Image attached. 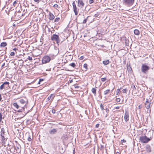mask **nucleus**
I'll list each match as a JSON object with an SVG mask.
<instances>
[{"label": "nucleus", "mask_w": 154, "mask_h": 154, "mask_svg": "<svg viewBox=\"0 0 154 154\" xmlns=\"http://www.w3.org/2000/svg\"><path fill=\"white\" fill-rule=\"evenodd\" d=\"M149 69V66H147L146 64H142L141 67V70L142 72L143 73L146 74L147 73Z\"/></svg>", "instance_id": "f257e3e1"}, {"label": "nucleus", "mask_w": 154, "mask_h": 154, "mask_svg": "<svg viewBox=\"0 0 154 154\" xmlns=\"http://www.w3.org/2000/svg\"><path fill=\"white\" fill-rule=\"evenodd\" d=\"M13 106L15 107L17 109L19 108L20 106L17 104V103H13Z\"/></svg>", "instance_id": "dca6fc26"}, {"label": "nucleus", "mask_w": 154, "mask_h": 154, "mask_svg": "<svg viewBox=\"0 0 154 154\" xmlns=\"http://www.w3.org/2000/svg\"><path fill=\"white\" fill-rule=\"evenodd\" d=\"M128 113L126 112L125 115L124 119L125 121L127 122L128 120Z\"/></svg>", "instance_id": "9b49d317"}, {"label": "nucleus", "mask_w": 154, "mask_h": 154, "mask_svg": "<svg viewBox=\"0 0 154 154\" xmlns=\"http://www.w3.org/2000/svg\"><path fill=\"white\" fill-rule=\"evenodd\" d=\"M2 98L1 97V95L0 94V101L2 100Z\"/></svg>", "instance_id": "864d4df0"}, {"label": "nucleus", "mask_w": 154, "mask_h": 154, "mask_svg": "<svg viewBox=\"0 0 154 154\" xmlns=\"http://www.w3.org/2000/svg\"><path fill=\"white\" fill-rule=\"evenodd\" d=\"M106 110L107 112H108L109 111V109L107 108H106Z\"/></svg>", "instance_id": "3c124183"}, {"label": "nucleus", "mask_w": 154, "mask_h": 154, "mask_svg": "<svg viewBox=\"0 0 154 154\" xmlns=\"http://www.w3.org/2000/svg\"><path fill=\"white\" fill-rule=\"evenodd\" d=\"M134 33L135 35H138L140 34V32L139 30L137 29H135L134 31Z\"/></svg>", "instance_id": "f3484780"}, {"label": "nucleus", "mask_w": 154, "mask_h": 154, "mask_svg": "<svg viewBox=\"0 0 154 154\" xmlns=\"http://www.w3.org/2000/svg\"><path fill=\"white\" fill-rule=\"evenodd\" d=\"M122 91L124 93H126L127 92V90L126 89H124L122 90Z\"/></svg>", "instance_id": "cd10ccee"}, {"label": "nucleus", "mask_w": 154, "mask_h": 154, "mask_svg": "<svg viewBox=\"0 0 154 154\" xmlns=\"http://www.w3.org/2000/svg\"><path fill=\"white\" fill-rule=\"evenodd\" d=\"M90 17V16H88L87 18L85 19L83 21L82 23L83 24H85L86 23V22L88 19V18L89 17Z\"/></svg>", "instance_id": "4be33fe9"}, {"label": "nucleus", "mask_w": 154, "mask_h": 154, "mask_svg": "<svg viewBox=\"0 0 154 154\" xmlns=\"http://www.w3.org/2000/svg\"><path fill=\"white\" fill-rule=\"evenodd\" d=\"M123 2L125 5L131 6L134 3V0H123Z\"/></svg>", "instance_id": "39448f33"}, {"label": "nucleus", "mask_w": 154, "mask_h": 154, "mask_svg": "<svg viewBox=\"0 0 154 154\" xmlns=\"http://www.w3.org/2000/svg\"><path fill=\"white\" fill-rule=\"evenodd\" d=\"M103 107H104L102 103H101L100 104V108L102 110H103L104 109Z\"/></svg>", "instance_id": "c85d7f7f"}, {"label": "nucleus", "mask_w": 154, "mask_h": 154, "mask_svg": "<svg viewBox=\"0 0 154 154\" xmlns=\"http://www.w3.org/2000/svg\"><path fill=\"white\" fill-rule=\"evenodd\" d=\"M142 108V105H139L138 106V109H140Z\"/></svg>", "instance_id": "a19ab883"}, {"label": "nucleus", "mask_w": 154, "mask_h": 154, "mask_svg": "<svg viewBox=\"0 0 154 154\" xmlns=\"http://www.w3.org/2000/svg\"><path fill=\"white\" fill-rule=\"evenodd\" d=\"M95 17H97V16H96V14H95Z\"/></svg>", "instance_id": "680f3d73"}, {"label": "nucleus", "mask_w": 154, "mask_h": 154, "mask_svg": "<svg viewBox=\"0 0 154 154\" xmlns=\"http://www.w3.org/2000/svg\"><path fill=\"white\" fill-rule=\"evenodd\" d=\"M51 60L50 57L48 56H45L42 60V63L45 64L50 62Z\"/></svg>", "instance_id": "20e7f679"}, {"label": "nucleus", "mask_w": 154, "mask_h": 154, "mask_svg": "<svg viewBox=\"0 0 154 154\" xmlns=\"http://www.w3.org/2000/svg\"><path fill=\"white\" fill-rule=\"evenodd\" d=\"M91 91L92 93L94 94V95H96V89L94 88H92L91 90Z\"/></svg>", "instance_id": "2eb2a0df"}, {"label": "nucleus", "mask_w": 154, "mask_h": 154, "mask_svg": "<svg viewBox=\"0 0 154 154\" xmlns=\"http://www.w3.org/2000/svg\"><path fill=\"white\" fill-rule=\"evenodd\" d=\"M79 87L78 86H75V88H78Z\"/></svg>", "instance_id": "13d9d810"}, {"label": "nucleus", "mask_w": 154, "mask_h": 154, "mask_svg": "<svg viewBox=\"0 0 154 154\" xmlns=\"http://www.w3.org/2000/svg\"><path fill=\"white\" fill-rule=\"evenodd\" d=\"M54 97L55 96L54 94H51L49 97H48L47 99L48 100H51V101H52L53 100Z\"/></svg>", "instance_id": "1a4fd4ad"}, {"label": "nucleus", "mask_w": 154, "mask_h": 154, "mask_svg": "<svg viewBox=\"0 0 154 154\" xmlns=\"http://www.w3.org/2000/svg\"><path fill=\"white\" fill-rule=\"evenodd\" d=\"M121 141L122 143H124L126 142V141L125 140L123 139Z\"/></svg>", "instance_id": "de8ad7c7"}, {"label": "nucleus", "mask_w": 154, "mask_h": 154, "mask_svg": "<svg viewBox=\"0 0 154 154\" xmlns=\"http://www.w3.org/2000/svg\"><path fill=\"white\" fill-rule=\"evenodd\" d=\"M52 112L54 114L55 113V110L54 109H53L52 110Z\"/></svg>", "instance_id": "a18cd8bd"}, {"label": "nucleus", "mask_w": 154, "mask_h": 154, "mask_svg": "<svg viewBox=\"0 0 154 154\" xmlns=\"http://www.w3.org/2000/svg\"><path fill=\"white\" fill-rule=\"evenodd\" d=\"M146 151L148 152H150L151 151V147L149 144H147L146 146Z\"/></svg>", "instance_id": "9d476101"}, {"label": "nucleus", "mask_w": 154, "mask_h": 154, "mask_svg": "<svg viewBox=\"0 0 154 154\" xmlns=\"http://www.w3.org/2000/svg\"><path fill=\"white\" fill-rule=\"evenodd\" d=\"M75 148L73 150V154H75Z\"/></svg>", "instance_id": "4d7b16f0"}, {"label": "nucleus", "mask_w": 154, "mask_h": 154, "mask_svg": "<svg viewBox=\"0 0 154 154\" xmlns=\"http://www.w3.org/2000/svg\"><path fill=\"white\" fill-rule=\"evenodd\" d=\"M2 119V115L1 113H0V122H1Z\"/></svg>", "instance_id": "f704fd0d"}, {"label": "nucleus", "mask_w": 154, "mask_h": 154, "mask_svg": "<svg viewBox=\"0 0 154 154\" xmlns=\"http://www.w3.org/2000/svg\"><path fill=\"white\" fill-rule=\"evenodd\" d=\"M116 101L117 102H119L120 101V99L119 98L116 99Z\"/></svg>", "instance_id": "e433bc0d"}, {"label": "nucleus", "mask_w": 154, "mask_h": 154, "mask_svg": "<svg viewBox=\"0 0 154 154\" xmlns=\"http://www.w3.org/2000/svg\"><path fill=\"white\" fill-rule=\"evenodd\" d=\"M84 58V57L83 56H81L80 58L79 59L81 60H83Z\"/></svg>", "instance_id": "37998d69"}, {"label": "nucleus", "mask_w": 154, "mask_h": 154, "mask_svg": "<svg viewBox=\"0 0 154 154\" xmlns=\"http://www.w3.org/2000/svg\"><path fill=\"white\" fill-rule=\"evenodd\" d=\"M120 106H116V109H119L120 108Z\"/></svg>", "instance_id": "8fccbe9b"}, {"label": "nucleus", "mask_w": 154, "mask_h": 154, "mask_svg": "<svg viewBox=\"0 0 154 154\" xmlns=\"http://www.w3.org/2000/svg\"><path fill=\"white\" fill-rule=\"evenodd\" d=\"M17 149H19V148L18 147H17Z\"/></svg>", "instance_id": "69168bd1"}, {"label": "nucleus", "mask_w": 154, "mask_h": 154, "mask_svg": "<svg viewBox=\"0 0 154 154\" xmlns=\"http://www.w3.org/2000/svg\"><path fill=\"white\" fill-rule=\"evenodd\" d=\"M120 91V89H118L116 90V94L118 95V94L119 93Z\"/></svg>", "instance_id": "7c9ffc66"}, {"label": "nucleus", "mask_w": 154, "mask_h": 154, "mask_svg": "<svg viewBox=\"0 0 154 154\" xmlns=\"http://www.w3.org/2000/svg\"><path fill=\"white\" fill-rule=\"evenodd\" d=\"M60 20V18L59 17L56 18L55 20V22H58Z\"/></svg>", "instance_id": "bb28decb"}, {"label": "nucleus", "mask_w": 154, "mask_h": 154, "mask_svg": "<svg viewBox=\"0 0 154 154\" xmlns=\"http://www.w3.org/2000/svg\"><path fill=\"white\" fill-rule=\"evenodd\" d=\"M72 81H72V80H70V82H69L70 83H72Z\"/></svg>", "instance_id": "6e6d98bb"}, {"label": "nucleus", "mask_w": 154, "mask_h": 154, "mask_svg": "<svg viewBox=\"0 0 154 154\" xmlns=\"http://www.w3.org/2000/svg\"><path fill=\"white\" fill-rule=\"evenodd\" d=\"M35 2H37L38 3H39V1L40 0H33Z\"/></svg>", "instance_id": "c03bdc74"}, {"label": "nucleus", "mask_w": 154, "mask_h": 154, "mask_svg": "<svg viewBox=\"0 0 154 154\" xmlns=\"http://www.w3.org/2000/svg\"><path fill=\"white\" fill-rule=\"evenodd\" d=\"M9 82H5L3 84L5 85H9Z\"/></svg>", "instance_id": "ea45409f"}, {"label": "nucleus", "mask_w": 154, "mask_h": 154, "mask_svg": "<svg viewBox=\"0 0 154 154\" xmlns=\"http://www.w3.org/2000/svg\"><path fill=\"white\" fill-rule=\"evenodd\" d=\"M151 100L149 101L148 99H146L145 103V107L147 109L150 108L151 104Z\"/></svg>", "instance_id": "423d86ee"}, {"label": "nucleus", "mask_w": 154, "mask_h": 154, "mask_svg": "<svg viewBox=\"0 0 154 154\" xmlns=\"http://www.w3.org/2000/svg\"><path fill=\"white\" fill-rule=\"evenodd\" d=\"M27 59L29 60H32V57L30 56H28L27 58Z\"/></svg>", "instance_id": "58836bf2"}, {"label": "nucleus", "mask_w": 154, "mask_h": 154, "mask_svg": "<svg viewBox=\"0 0 154 154\" xmlns=\"http://www.w3.org/2000/svg\"><path fill=\"white\" fill-rule=\"evenodd\" d=\"M4 88V85L3 84L0 87V89L1 90H2Z\"/></svg>", "instance_id": "393cba45"}, {"label": "nucleus", "mask_w": 154, "mask_h": 154, "mask_svg": "<svg viewBox=\"0 0 154 154\" xmlns=\"http://www.w3.org/2000/svg\"><path fill=\"white\" fill-rule=\"evenodd\" d=\"M16 3H17V2H16V1H14V2H13V5H15V4H16Z\"/></svg>", "instance_id": "603ef678"}, {"label": "nucleus", "mask_w": 154, "mask_h": 154, "mask_svg": "<svg viewBox=\"0 0 154 154\" xmlns=\"http://www.w3.org/2000/svg\"><path fill=\"white\" fill-rule=\"evenodd\" d=\"M53 7H54V8H58V5L57 4H55L54 5Z\"/></svg>", "instance_id": "473e14b6"}, {"label": "nucleus", "mask_w": 154, "mask_h": 154, "mask_svg": "<svg viewBox=\"0 0 154 154\" xmlns=\"http://www.w3.org/2000/svg\"><path fill=\"white\" fill-rule=\"evenodd\" d=\"M99 124H97L96 125V128H98V127L99 126Z\"/></svg>", "instance_id": "09e8293b"}, {"label": "nucleus", "mask_w": 154, "mask_h": 154, "mask_svg": "<svg viewBox=\"0 0 154 154\" xmlns=\"http://www.w3.org/2000/svg\"><path fill=\"white\" fill-rule=\"evenodd\" d=\"M51 40L54 42H56L57 44L60 42V39L59 36L56 34H54L51 38Z\"/></svg>", "instance_id": "7ed1b4c3"}, {"label": "nucleus", "mask_w": 154, "mask_h": 154, "mask_svg": "<svg viewBox=\"0 0 154 154\" xmlns=\"http://www.w3.org/2000/svg\"><path fill=\"white\" fill-rule=\"evenodd\" d=\"M116 154H120V153L118 152H117L116 153Z\"/></svg>", "instance_id": "bf43d9fd"}, {"label": "nucleus", "mask_w": 154, "mask_h": 154, "mask_svg": "<svg viewBox=\"0 0 154 154\" xmlns=\"http://www.w3.org/2000/svg\"><path fill=\"white\" fill-rule=\"evenodd\" d=\"M131 88L133 89V90H136L135 87L134 85H132Z\"/></svg>", "instance_id": "a878e982"}, {"label": "nucleus", "mask_w": 154, "mask_h": 154, "mask_svg": "<svg viewBox=\"0 0 154 154\" xmlns=\"http://www.w3.org/2000/svg\"><path fill=\"white\" fill-rule=\"evenodd\" d=\"M73 11L75 13V15H77L78 14V9L77 8L76 6L73 7Z\"/></svg>", "instance_id": "ddd939ff"}, {"label": "nucleus", "mask_w": 154, "mask_h": 154, "mask_svg": "<svg viewBox=\"0 0 154 154\" xmlns=\"http://www.w3.org/2000/svg\"><path fill=\"white\" fill-rule=\"evenodd\" d=\"M28 141H30L32 140V139L30 137H28Z\"/></svg>", "instance_id": "49530a36"}, {"label": "nucleus", "mask_w": 154, "mask_h": 154, "mask_svg": "<svg viewBox=\"0 0 154 154\" xmlns=\"http://www.w3.org/2000/svg\"><path fill=\"white\" fill-rule=\"evenodd\" d=\"M3 134H2V133H1V136L2 137H4V136L3 135Z\"/></svg>", "instance_id": "5fc2aeb1"}, {"label": "nucleus", "mask_w": 154, "mask_h": 154, "mask_svg": "<svg viewBox=\"0 0 154 154\" xmlns=\"http://www.w3.org/2000/svg\"><path fill=\"white\" fill-rule=\"evenodd\" d=\"M5 130L4 128H2L1 129V133H2L3 134H4Z\"/></svg>", "instance_id": "2f4dec72"}, {"label": "nucleus", "mask_w": 154, "mask_h": 154, "mask_svg": "<svg viewBox=\"0 0 154 154\" xmlns=\"http://www.w3.org/2000/svg\"><path fill=\"white\" fill-rule=\"evenodd\" d=\"M84 5V4L82 0H78V7L82 8Z\"/></svg>", "instance_id": "0eeeda50"}, {"label": "nucleus", "mask_w": 154, "mask_h": 154, "mask_svg": "<svg viewBox=\"0 0 154 154\" xmlns=\"http://www.w3.org/2000/svg\"><path fill=\"white\" fill-rule=\"evenodd\" d=\"M6 140V139H5V138L4 137H2V143L3 144H5V141Z\"/></svg>", "instance_id": "a211bd4d"}, {"label": "nucleus", "mask_w": 154, "mask_h": 154, "mask_svg": "<svg viewBox=\"0 0 154 154\" xmlns=\"http://www.w3.org/2000/svg\"><path fill=\"white\" fill-rule=\"evenodd\" d=\"M13 50H17V49L16 48H15Z\"/></svg>", "instance_id": "052dcab7"}, {"label": "nucleus", "mask_w": 154, "mask_h": 154, "mask_svg": "<svg viewBox=\"0 0 154 154\" xmlns=\"http://www.w3.org/2000/svg\"><path fill=\"white\" fill-rule=\"evenodd\" d=\"M94 2L93 0H89V4H91L92 3Z\"/></svg>", "instance_id": "4c0bfd02"}, {"label": "nucleus", "mask_w": 154, "mask_h": 154, "mask_svg": "<svg viewBox=\"0 0 154 154\" xmlns=\"http://www.w3.org/2000/svg\"><path fill=\"white\" fill-rule=\"evenodd\" d=\"M106 78H102L101 79V81L102 82H104L105 81H106Z\"/></svg>", "instance_id": "b1692460"}, {"label": "nucleus", "mask_w": 154, "mask_h": 154, "mask_svg": "<svg viewBox=\"0 0 154 154\" xmlns=\"http://www.w3.org/2000/svg\"><path fill=\"white\" fill-rule=\"evenodd\" d=\"M72 6H73V7L76 6L75 2V1H74L72 3Z\"/></svg>", "instance_id": "72a5a7b5"}, {"label": "nucleus", "mask_w": 154, "mask_h": 154, "mask_svg": "<svg viewBox=\"0 0 154 154\" xmlns=\"http://www.w3.org/2000/svg\"><path fill=\"white\" fill-rule=\"evenodd\" d=\"M54 17H55L53 15V14L52 13L50 12L49 14V19L51 20H53L54 19Z\"/></svg>", "instance_id": "f8f14e48"}, {"label": "nucleus", "mask_w": 154, "mask_h": 154, "mask_svg": "<svg viewBox=\"0 0 154 154\" xmlns=\"http://www.w3.org/2000/svg\"><path fill=\"white\" fill-rule=\"evenodd\" d=\"M15 54L14 52H12L10 53V55L11 56H14V55Z\"/></svg>", "instance_id": "c9c22d12"}, {"label": "nucleus", "mask_w": 154, "mask_h": 154, "mask_svg": "<svg viewBox=\"0 0 154 154\" xmlns=\"http://www.w3.org/2000/svg\"><path fill=\"white\" fill-rule=\"evenodd\" d=\"M95 17H97V16H96V14H95Z\"/></svg>", "instance_id": "e2e57ef3"}, {"label": "nucleus", "mask_w": 154, "mask_h": 154, "mask_svg": "<svg viewBox=\"0 0 154 154\" xmlns=\"http://www.w3.org/2000/svg\"><path fill=\"white\" fill-rule=\"evenodd\" d=\"M7 45V43L5 42H3L1 44V47H5Z\"/></svg>", "instance_id": "aec40b11"}, {"label": "nucleus", "mask_w": 154, "mask_h": 154, "mask_svg": "<svg viewBox=\"0 0 154 154\" xmlns=\"http://www.w3.org/2000/svg\"><path fill=\"white\" fill-rule=\"evenodd\" d=\"M83 66H84V67L86 69H87V66H88V65L86 63H85L84 64V65H83Z\"/></svg>", "instance_id": "c756f323"}, {"label": "nucleus", "mask_w": 154, "mask_h": 154, "mask_svg": "<svg viewBox=\"0 0 154 154\" xmlns=\"http://www.w3.org/2000/svg\"><path fill=\"white\" fill-rule=\"evenodd\" d=\"M20 103L23 104H25V105H26V103L25 101L23 99H21L20 100Z\"/></svg>", "instance_id": "4468645a"}, {"label": "nucleus", "mask_w": 154, "mask_h": 154, "mask_svg": "<svg viewBox=\"0 0 154 154\" xmlns=\"http://www.w3.org/2000/svg\"><path fill=\"white\" fill-rule=\"evenodd\" d=\"M140 142L142 143H146L150 140V139L145 135H142L139 137Z\"/></svg>", "instance_id": "f03ea898"}, {"label": "nucleus", "mask_w": 154, "mask_h": 154, "mask_svg": "<svg viewBox=\"0 0 154 154\" xmlns=\"http://www.w3.org/2000/svg\"><path fill=\"white\" fill-rule=\"evenodd\" d=\"M57 131V129L54 128L50 130L49 131V133L51 134H54L56 133Z\"/></svg>", "instance_id": "6e6552de"}, {"label": "nucleus", "mask_w": 154, "mask_h": 154, "mask_svg": "<svg viewBox=\"0 0 154 154\" xmlns=\"http://www.w3.org/2000/svg\"><path fill=\"white\" fill-rule=\"evenodd\" d=\"M43 81V80L42 79H40L39 82H38V84H40V82Z\"/></svg>", "instance_id": "79ce46f5"}, {"label": "nucleus", "mask_w": 154, "mask_h": 154, "mask_svg": "<svg viewBox=\"0 0 154 154\" xmlns=\"http://www.w3.org/2000/svg\"><path fill=\"white\" fill-rule=\"evenodd\" d=\"M109 61L108 60H106L104 61H103V63L105 65H107L109 64Z\"/></svg>", "instance_id": "6ab92c4d"}, {"label": "nucleus", "mask_w": 154, "mask_h": 154, "mask_svg": "<svg viewBox=\"0 0 154 154\" xmlns=\"http://www.w3.org/2000/svg\"><path fill=\"white\" fill-rule=\"evenodd\" d=\"M18 112H20V110H19V111H18Z\"/></svg>", "instance_id": "0e129e2a"}, {"label": "nucleus", "mask_w": 154, "mask_h": 154, "mask_svg": "<svg viewBox=\"0 0 154 154\" xmlns=\"http://www.w3.org/2000/svg\"><path fill=\"white\" fill-rule=\"evenodd\" d=\"M69 66H71L73 67H75L76 66L75 64L74 63H72L69 65Z\"/></svg>", "instance_id": "5701e85b"}, {"label": "nucleus", "mask_w": 154, "mask_h": 154, "mask_svg": "<svg viewBox=\"0 0 154 154\" xmlns=\"http://www.w3.org/2000/svg\"><path fill=\"white\" fill-rule=\"evenodd\" d=\"M110 90L109 89H108V90H106L104 92V94L105 95H106L107 94H108V93L110 92Z\"/></svg>", "instance_id": "412c9836"}]
</instances>
